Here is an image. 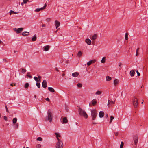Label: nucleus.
Segmentation results:
<instances>
[{"label": "nucleus", "mask_w": 148, "mask_h": 148, "mask_svg": "<svg viewBox=\"0 0 148 148\" xmlns=\"http://www.w3.org/2000/svg\"><path fill=\"white\" fill-rule=\"evenodd\" d=\"M3 61H4L5 62H7V60L6 59H3Z\"/></svg>", "instance_id": "13d9d810"}, {"label": "nucleus", "mask_w": 148, "mask_h": 148, "mask_svg": "<svg viewBox=\"0 0 148 148\" xmlns=\"http://www.w3.org/2000/svg\"><path fill=\"white\" fill-rule=\"evenodd\" d=\"M34 79L37 82H38L39 81V79H38V77L36 76H35L34 77Z\"/></svg>", "instance_id": "c756f323"}, {"label": "nucleus", "mask_w": 148, "mask_h": 148, "mask_svg": "<svg viewBox=\"0 0 148 148\" xmlns=\"http://www.w3.org/2000/svg\"><path fill=\"white\" fill-rule=\"evenodd\" d=\"M78 112L80 116H83L86 119L88 117V116L86 112L82 109L80 108H79L78 109Z\"/></svg>", "instance_id": "f257e3e1"}, {"label": "nucleus", "mask_w": 148, "mask_h": 148, "mask_svg": "<svg viewBox=\"0 0 148 148\" xmlns=\"http://www.w3.org/2000/svg\"><path fill=\"white\" fill-rule=\"evenodd\" d=\"M39 8H37L36 9V12H39L40 10L39 9Z\"/></svg>", "instance_id": "864d4df0"}, {"label": "nucleus", "mask_w": 148, "mask_h": 148, "mask_svg": "<svg viewBox=\"0 0 148 148\" xmlns=\"http://www.w3.org/2000/svg\"><path fill=\"white\" fill-rule=\"evenodd\" d=\"M92 61L90 60L87 63V65L88 66L90 65L92 63Z\"/></svg>", "instance_id": "473e14b6"}, {"label": "nucleus", "mask_w": 148, "mask_h": 148, "mask_svg": "<svg viewBox=\"0 0 148 148\" xmlns=\"http://www.w3.org/2000/svg\"><path fill=\"white\" fill-rule=\"evenodd\" d=\"M102 93V92L100 91H97L96 92L95 94L96 95H100Z\"/></svg>", "instance_id": "cd10ccee"}, {"label": "nucleus", "mask_w": 148, "mask_h": 148, "mask_svg": "<svg viewBox=\"0 0 148 148\" xmlns=\"http://www.w3.org/2000/svg\"><path fill=\"white\" fill-rule=\"evenodd\" d=\"M36 85L38 88H40V83L37 82L36 83Z\"/></svg>", "instance_id": "58836bf2"}, {"label": "nucleus", "mask_w": 148, "mask_h": 148, "mask_svg": "<svg viewBox=\"0 0 148 148\" xmlns=\"http://www.w3.org/2000/svg\"><path fill=\"white\" fill-rule=\"evenodd\" d=\"M97 37V36L96 34H94L92 36V39L93 40H95L96 39Z\"/></svg>", "instance_id": "bb28decb"}, {"label": "nucleus", "mask_w": 148, "mask_h": 148, "mask_svg": "<svg viewBox=\"0 0 148 148\" xmlns=\"http://www.w3.org/2000/svg\"><path fill=\"white\" fill-rule=\"evenodd\" d=\"M44 8H43V7H41L39 9L40 10H40H44Z\"/></svg>", "instance_id": "8fccbe9b"}, {"label": "nucleus", "mask_w": 148, "mask_h": 148, "mask_svg": "<svg viewBox=\"0 0 148 148\" xmlns=\"http://www.w3.org/2000/svg\"><path fill=\"white\" fill-rule=\"evenodd\" d=\"M55 26L56 27V28L57 29L60 25V23L57 20H56L55 21Z\"/></svg>", "instance_id": "9d476101"}, {"label": "nucleus", "mask_w": 148, "mask_h": 148, "mask_svg": "<svg viewBox=\"0 0 148 148\" xmlns=\"http://www.w3.org/2000/svg\"><path fill=\"white\" fill-rule=\"evenodd\" d=\"M104 115V112L102 111H100L99 112V116L100 118H102L103 117Z\"/></svg>", "instance_id": "2eb2a0df"}, {"label": "nucleus", "mask_w": 148, "mask_h": 148, "mask_svg": "<svg viewBox=\"0 0 148 148\" xmlns=\"http://www.w3.org/2000/svg\"><path fill=\"white\" fill-rule=\"evenodd\" d=\"M106 58L105 57H103L102 59L101 60V63H104L106 62Z\"/></svg>", "instance_id": "412c9836"}, {"label": "nucleus", "mask_w": 148, "mask_h": 148, "mask_svg": "<svg viewBox=\"0 0 148 148\" xmlns=\"http://www.w3.org/2000/svg\"><path fill=\"white\" fill-rule=\"evenodd\" d=\"M50 20H51V19L50 18H47L46 20V21L47 22H48L50 21Z\"/></svg>", "instance_id": "c03bdc74"}, {"label": "nucleus", "mask_w": 148, "mask_h": 148, "mask_svg": "<svg viewBox=\"0 0 148 148\" xmlns=\"http://www.w3.org/2000/svg\"><path fill=\"white\" fill-rule=\"evenodd\" d=\"M29 32H24L22 33V35L23 36H26L29 35Z\"/></svg>", "instance_id": "a211bd4d"}, {"label": "nucleus", "mask_w": 148, "mask_h": 148, "mask_svg": "<svg viewBox=\"0 0 148 148\" xmlns=\"http://www.w3.org/2000/svg\"><path fill=\"white\" fill-rule=\"evenodd\" d=\"M42 86L44 88H46L47 86V82L46 80H44L42 83Z\"/></svg>", "instance_id": "9b49d317"}, {"label": "nucleus", "mask_w": 148, "mask_h": 148, "mask_svg": "<svg viewBox=\"0 0 148 148\" xmlns=\"http://www.w3.org/2000/svg\"><path fill=\"white\" fill-rule=\"evenodd\" d=\"M24 3H23V2H22L21 4V5H23V4H24Z\"/></svg>", "instance_id": "338daca9"}, {"label": "nucleus", "mask_w": 148, "mask_h": 148, "mask_svg": "<svg viewBox=\"0 0 148 148\" xmlns=\"http://www.w3.org/2000/svg\"><path fill=\"white\" fill-rule=\"evenodd\" d=\"M23 3L25 4L27 3V2L28 1V0H23Z\"/></svg>", "instance_id": "37998d69"}, {"label": "nucleus", "mask_w": 148, "mask_h": 148, "mask_svg": "<svg viewBox=\"0 0 148 148\" xmlns=\"http://www.w3.org/2000/svg\"><path fill=\"white\" fill-rule=\"evenodd\" d=\"M48 89L51 92H55V90L52 87H49L48 88Z\"/></svg>", "instance_id": "f3484780"}, {"label": "nucleus", "mask_w": 148, "mask_h": 148, "mask_svg": "<svg viewBox=\"0 0 148 148\" xmlns=\"http://www.w3.org/2000/svg\"><path fill=\"white\" fill-rule=\"evenodd\" d=\"M45 100L46 101H49V100H50L49 99V98H46L45 99Z\"/></svg>", "instance_id": "4d7b16f0"}, {"label": "nucleus", "mask_w": 148, "mask_h": 148, "mask_svg": "<svg viewBox=\"0 0 148 148\" xmlns=\"http://www.w3.org/2000/svg\"><path fill=\"white\" fill-rule=\"evenodd\" d=\"M136 72L137 73L138 75V76H140V73L138 72V70H137Z\"/></svg>", "instance_id": "09e8293b"}, {"label": "nucleus", "mask_w": 148, "mask_h": 148, "mask_svg": "<svg viewBox=\"0 0 148 148\" xmlns=\"http://www.w3.org/2000/svg\"><path fill=\"white\" fill-rule=\"evenodd\" d=\"M41 145L40 144H38L37 145L36 147H37V148H40L41 147Z\"/></svg>", "instance_id": "79ce46f5"}, {"label": "nucleus", "mask_w": 148, "mask_h": 148, "mask_svg": "<svg viewBox=\"0 0 148 148\" xmlns=\"http://www.w3.org/2000/svg\"><path fill=\"white\" fill-rule=\"evenodd\" d=\"M121 63H119V67L121 66Z\"/></svg>", "instance_id": "0e129e2a"}, {"label": "nucleus", "mask_w": 148, "mask_h": 148, "mask_svg": "<svg viewBox=\"0 0 148 148\" xmlns=\"http://www.w3.org/2000/svg\"><path fill=\"white\" fill-rule=\"evenodd\" d=\"M55 134L56 135L57 141L61 140L59 138H60L61 137V136L60 134L59 133H55Z\"/></svg>", "instance_id": "1a4fd4ad"}, {"label": "nucleus", "mask_w": 148, "mask_h": 148, "mask_svg": "<svg viewBox=\"0 0 148 148\" xmlns=\"http://www.w3.org/2000/svg\"><path fill=\"white\" fill-rule=\"evenodd\" d=\"M36 140H37L41 141L42 140V139L41 137H39L37 138Z\"/></svg>", "instance_id": "7c9ffc66"}, {"label": "nucleus", "mask_w": 148, "mask_h": 148, "mask_svg": "<svg viewBox=\"0 0 148 148\" xmlns=\"http://www.w3.org/2000/svg\"><path fill=\"white\" fill-rule=\"evenodd\" d=\"M4 119L5 121H7V117L6 116H4Z\"/></svg>", "instance_id": "de8ad7c7"}, {"label": "nucleus", "mask_w": 148, "mask_h": 148, "mask_svg": "<svg viewBox=\"0 0 148 148\" xmlns=\"http://www.w3.org/2000/svg\"><path fill=\"white\" fill-rule=\"evenodd\" d=\"M46 6H47V4L46 3H45V4L44 6L43 7V8H44V9L46 7Z\"/></svg>", "instance_id": "052dcab7"}, {"label": "nucleus", "mask_w": 148, "mask_h": 148, "mask_svg": "<svg viewBox=\"0 0 148 148\" xmlns=\"http://www.w3.org/2000/svg\"><path fill=\"white\" fill-rule=\"evenodd\" d=\"M65 75V74H64V73H63V74H62V76H64Z\"/></svg>", "instance_id": "69168bd1"}, {"label": "nucleus", "mask_w": 148, "mask_h": 148, "mask_svg": "<svg viewBox=\"0 0 148 148\" xmlns=\"http://www.w3.org/2000/svg\"><path fill=\"white\" fill-rule=\"evenodd\" d=\"M138 136L137 135H135L133 138V140L134 143V145L136 147L138 142Z\"/></svg>", "instance_id": "423d86ee"}, {"label": "nucleus", "mask_w": 148, "mask_h": 148, "mask_svg": "<svg viewBox=\"0 0 148 148\" xmlns=\"http://www.w3.org/2000/svg\"><path fill=\"white\" fill-rule=\"evenodd\" d=\"M10 15H11L12 13H14L15 14H16L17 13L14 12L12 10H10Z\"/></svg>", "instance_id": "c9c22d12"}, {"label": "nucleus", "mask_w": 148, "mask_h": 148, "mask_svg": "<svg viewBox=\"0 0 148 148\" xmlns=\"http://www.w3.org/2000/svg\"><path fill=\"white\" fill-rule=\"evenodd\" d=\"M50 47V46L49 45L44 46L43 47V49L45 51H47L49 50Z\"/></svg>", "instance_id": "6e6552de"}, {"label": "nucleus", "mask_w": 148, "mask_h": 148, "mask_svg": "<svg viewBox=\"0 0 148 148\" xmlns=\"http://www.w3.org/2000/svg\"><path fill=\"white\" fill-rule=\"evenodd\" d=\"M36 38L37 37L36 35H34L32 38V40L33 41H35L36 40Z\"/></svg>", "instance_id": "5701e85b"}, {"label": "nucleus", "mask_w": 148, "mask_h": 148, "mask_svg": "<svg viewBox=\"0 0 148 148\" xmlns=\"http://www.w3.org/2000/svg\"><path fill=\"white\" fill-rule=\"evenodd\" d=\"M112 78L109 76H107L106 77V79L107 81H109L111 80Z\"/></svg>", "instance_id": "393cba45"}, {"label": "nucleus", "mask_w": 148, "mask_h": 148, "mask_svg": "<svg viewBox=\"0 0 148 148\" xmlns=\"http://www.w3.org/2000/svg\"><path fill=\"white\" fill-rule=\"evenodd\" d=\"M79 74L78 72H75L72 74V76L74 77H76Z\"/></svg>", "instance_id": "6ab92c4d"}, {"label": "nucleus", "mask_w": 148, "mask_h": 148, "mask_svg": "<svg viewBox=\"0 0 148 148\" xmlns=\"http://www.w3.org/2000/svg\"><path fill=\"white\" fill-rule=\"evenodd\" d=\"M97 101L96 99H93L91 101V103L93 106H94L96 104Z\"/></svg>", "instance_id": "dca6fc26"}, {"label": "nucleus", "mask_w": 148, "mask_h": 148, "mask_svg": "<svg viewBox=\"0 0 148 148\" xmlns=\"http://www.w3.org/2000/svg\"><path fill=\"white\" fill-rule=\"evenodd\" d=\"M27 75L28 77H29V78H32V76L29 74V73H27Z\"/></svg>", "instance_id": "ea45409f"}, {"label": "nucleus", "mask_w": 148, "mask_h": 148, "mask_svg": "<svg viewBox=\"0 0 148 148\" xmlns=\"http://www.w3.org/2000/svg\"><path fill=\"white\" fill-rule=\"evenodd\" d=\"M91 61H92V63H95L96 62V60L95 59H94V60H91Z\"/></svg>", "instance_id": "49530a36"}, {"label": "nucleus", "mask_w": 148, "mask_h": 148, "mask_svg": "<svg viewBox=\"0 0 148 148\" xmlns=\"http://www.w3.org/2000/svg\"><path fill=\"white\" fill-rule=\"evenodd\" d=\"M48 120L49 122L51 123L52 121L53 116L50 110H48L47 112Z\"/></svg>", "instance_id": "f03ea898"}, {"label": "nucleus", "mask_w": 148, "mask_h": 148, "mask_svg": "<svg viewBox=\"0 0 148 148\" xmlns=\"http://www.w3.org/2000/svg\"><path fill=\"white\" fill-rule=\"evenodd\" d=\"M63 143L62 140L57 141L56 145V148H63Z\"/></svg>", "instance_id": "20e7f679"}, {"label": "nucleus", "mask_w": 148, "mask_h": 148, "mask_svg": "<svg viewBox=\"0 0 148 148\" xmlns=\"http://www.w3.org/2000/svg\"><path fill=\"white\" fill-rule=\"evenodd\" d=\"M77 86L78 87L81 88L82 86V85L81 84L78 83L77 84Z\"/></svg>", "instance_id": "e433bc0d"}, {"label": "nucleus", "mask_w": 148, "mask_h": 148, "mask_svg": "<svg viewBox=\"0 0 148 148\" xmlns=\"http://www.w3.org/2000/svg\"><path fill=\"white\" fill-rule=\"evenodd\" d=\"M125 39L126 40H127L128 39V34L126 33L125 35Z\"/></svg>", "instance_id": "72a5a7b5"}, {"label": "nucleus", "mask_w": 148, "mask_h": 148, "mask_svg": "<svg viewBox=\"0 0 148 148\" xmlns=\"http://www.w3.org/2000/svg\"><path fill=\"white\" fill-rule=\"evenodd\" d=\"M68 122V120L67 118L66 117H64L63 119V123H67Z\"/></svg>", "instance_id": "aec40b11"}, {"label": "nucleus", "mask_w": 148, "mask_h": 148, "mask_svg": "<svg viewBox=\"0 0 148 148\" xmlns=\"http://www.w3.org/2000/svg\"><path fill=\"white\" fill-rule=\"evenodd\" d=\"M108 114H106L105 115V117L106 118H108Z\"/></svg>", "instance_id": "5fc2aeb1"}, {"label": "nucleus", "mask_w": 148, "mask_h": 148, "mask_svg": "<svg viewBox=\"0 0 148 148\" xmlns=\"http://www.w3.org/2000/svg\"><path fill=\"white\" fill-rule=\"evenodd\" d=\"M29 86V84L28 83H26L25 85V88H27Z\"/></svg>", "instance_id": "4c0bfd02"}, {"label": "nucleus", "mask_w": 148, "mask_h": 148, "mask_svg": "<svg viewBox=\"0 0 148 148\" xmlns=\"http://www.w3.org/2000/svg\"><path fill=\"white\" fill-rule=\"evenodd\" d=\"M139 48H138L137 49H136V52H138L139 50Z\"/></svg>", "instance_id": "680f3d73"}, {"label": "nucleus", "mask_w": 148, "mask_h": 148, "mask_svg": "<svg viewBox=\"0 0 148 148\" xmlns=\"http://www.w3.org/2000/svg\"><path fill=\"white\" fill-rule=\"evenodd\" d=\"M10 85L12 86H13L15 85V84L14 83L11 84Z\"/></svg>", "instance_id": "3c124183"}, {"label": "nucleus", "mask_w": 148, "mask_h": 148, "mask_svg": "<svg viewBox=\"0 0 148 148\" xmlns=\"http://www.w3.org/2000/svg\"><path fill=\"white\" fill-rule=\"evenodd\" d=\"M114 119V117L113 116H111L110 117V120L109 122L110 123H111Z\"/></svg>", "instance_id": "c85d7f7f"}, {"label": "nucleus", "mask_w": 148, "mask_h": 148, "mask_svg": "<svg viewBox=\"0 0 148 148\" xmlns=\"http://www.w3.org/2000/svg\"><path fill=\"white\" fill-rule=\"evenodd\" d=\"M5 108L6 109V111L7 112H9V111L8 110V108H7V106H5Z\"/></svg>", "instance_id": "603ef678"}, {"label": "nucleus", "mask_w": 148, "mask_h": 148, "mask_svg": "<svg viewBox=\"0 0 148 148\" xmlns=\"http://www.w3.org/2000/svg\"><path fill=\"white\" fill-rule=\"evenodd\" d=\"M139 55V53H138V52H136V56H138Z\"/></svg>", "instance_id": "6e6d98bb"}, {"label": "nucleus", "mask_w": 148, "mask_h": 148, "mask_svg": "<svg viewBox=\"0 0 148 148\" xmlns=\"http://www.w3.org/2000/svg\"><path fill=\"white\" fill-rule=\"evenodd\" d=\"M133 104L134 108L137 107L138 105V102L137 99L135 98L133 101Z\"/></svg>", "instance_id": "39448f33"}, {"label": "nucleus", "mask_w": 148, "mask_h": 148, "mask_svg": "<svg viewBox=\"0 0 148 148\" xmlns=\"http://www.w3.org/2000/svg\"><path fill=\"white\" fill-rule=\"evenodd\" d=\"M21 72L23 73H25L26 71V70L25 69H20Z\"/></svg>", "instance_id": "b1692460"}, {"label": "nucleus", "mask_w": 148, "mask_h": 148, "mask_svg": "<svg viewBox=\"0 0 148 148\" xmlns=\"http://www.w3.org/2000/svg\"><path fill=\"white\" fill-rule=\"evenodd\" d=\"M17 119L16 118H15L13 119L12 121L14 124H15L17 122Z\"/></svg>", "instance_id": "a878e982"}, {"label": "nucleus", "mask_w": 148, "mask_h": 148, "mask_svg": "<svg viewBox=\"0 0 148 148\" xmlns=\"http://www.w3.org/2000/svg\"><path fill=\"white\" fill-rule=\"evenodd\" d=\"M119 82V81L117 79H115L114 80V84L115 85H116L118 84Z\"/></svg>", "instance_id": "4be33fe9"}, {"label": "nucleus", "mask_w": 148, "mask_h": 148, "mask_svg": "<svg viewBox=\"0 0 148 148\" xmlns=\"http://www.w3.org/2000/svg\"><path fill=\"white\" fill-rule=\"evenodd\" d=\"M2 42L1 40H0V44H1Z\"/></svg>", "instance_id": "774afa93"}, {"label": "nucleus", "mask_w": 148, "mask_h": 148, "mask_svg": "<svg viewBox=\"0 0 148 148\" xmlns=\"http://www.w3.org/2000/svg\"><path fill=\"white\" fill-rule=\"evenodd\" d=\"M18 126V123H16V124L14 125L15 128H17Z\"/></svg>", "instance_id": "a19ab883"}, {"label": "nucleus", "mask_w": 148, "mask_h": 148, "mask_svg": "<svg viewBox=\"0 0 148 148\" xmlns=\"http://www.w3.org/2000/svg\"><path fill=\"white\" fill-rule=\"evenodd\" d=\"M123 142L122 141L121 142L120 146V148H122L123 146Z\"/></svg>", "instance_id": "f704fd0d"}, {"label": "nucleus", "mask_w": 148, "mask_h": 148, "mask_svg": "<svg viewBox=\"0 0 148 148\" xmlns=\"http://www.w3.org/2000/svg\"><path fill=\"white\" fill-rule=\"evenodd\" d=\"M115 103V101L109 100L108 101V106L110 107V105Z\"/></svg>", "instance_id": "f8f14e48"}, {"label": "nucleus", "mask_w": 148, "mask_h": 148, "mask_svg": "<svg viewBox=\"0 0 148 148\" xmlns=\"http://www.w3.org/2000/svg\"><path fill=\"white\" fill-rule=\"evenodd\" d=\"M115 134L116 136H117L118 135V132H115Z\"/></svg>", "instance_id": "e2e57ef3"}, {"label": "nucleus", "mask_w": 148, "mask_h": 148, "mask_svg": "<svg viewBox=\"0 0 148 148\" xmlns=\"http://www.w3.org/2000/svg\"><path fill=\"white\" fill-rule=\"evenodd\" d=\"M23 29L22 28H19L18 29L14 28V30L16 31V33L17 34L20 33L22 31H23Z\"/></svg>", "instance_id": "0eeeda50"}, {"label": "nucleus", "mask_w": 148, "mask_h": 148, "mask_svg": "<svg viewBox=\"0 0 148 148\" xmlns=\"http://www.w3.org/2000/svg\"><path fill=\"white\" fill-rule=\"evenodd\" d=\"M85 42L88 45H90L91 44V41L89 39H86L85 40Z\"/></svg>", "instance_id": "4468645a"}, {"label": "nucleus", "mask_w": 148, "mask_h": 148, "mask_svg": "<svg viewBox=\"0 0 148 148\" xmlns=\"http://www.w3.org/2000/svg\"><path fill=\"white\" fill-rule=\"evenodd\" d=\"M41 26L42 27H45L46 26V25L45 24H42Z\"/></svg>", "instance_id": "bf43d9fd"}, {"label": "nucleus", "mask_w": 148, "mask_h": 148, "mask_svg": "<svg viewBox=\"0 0 148 148\" xmlns=\"http://www.w3.org/2000/svg\"><path fill=\"white\" fill-rule=\"evenodd\" d=\"M41 78V76H38V78L39 79V81H40V79Z\"/></svg>", "instance_id": "a18cd8bd"}, {"label": "nucleus", "mask_w": 148, "mask_h": 148, "mask_svg": "<svg viewBox=\"0 0 148 148\" xmlns=\"http://www.w3.org/2000/svg\"><path fill=\"white\" fill-rule=\"evenodd\" d=\"M135 72V70H131L130 72V75L131 77H133L134 75Z\"/></svg>", "instance_id": "ddd939ff"}, {"label": "nucleus", "mask_w": 148, "mask_h": 148, "mask_svg": "<svg viewBox=\"0 0 148 148\" xmlns=\"http://www.w3.org/2000/svg\"><path fill=\"white\" fill-rule=\"evenodd\" d=\"M91 112L92 119L94 120L97 116V111L95 109H93L91 110Z\"/></svg>", "instance_id": "7ed1b4c3"}, {"label": "nucleus", "mask_w": 148, "mask_h": 148, "mask_svg": "<svg viewBox=\"0 0 148 148\" xmlns=\"http://www.w3.org/2000/svg\"><path fill=\"white\" fill-rule=\"evenodd\" d=\"M82 53L81 51H79L78 54H77V56H78L80 57L82 55Z\"/></svg>", "instance_id": "2f4dec72"}]
</instances>
